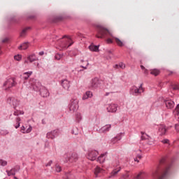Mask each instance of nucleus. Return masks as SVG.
<instances>
[{"mask_svg":"<svg viewBox=\"0 0 179 179\" xmlns=\"http://www.w3.org/2000/svg\"><path fill=\"white\" fill-rule=\"evenodd\" d=\"M113 37L114 40L115 41V43L119 45V47H122L124 45V43H122L120 38L117 37H114L113 36V32L108 31V29H105L103 27H99L98 29V34L96 35V37L97 38H104V37Z\"/></svg>","mask_w":179,"mask_h":179,"instance_id":"1","label":"nucleus"},{"mask_svg":"<svg viewBox=\"0 0 179 179\" xmlns=\"http://www.w3.org/2000/svg\"><path fill=\"white\" fill-rule=\"evenodd\" d=\"M29 85L36 92H38V90H40V93L42 97H48V96H50L48 90L44 87H41V84L37 80L34 78L30 79Z\"/></svg>","mask_w":179,"mask_h":179,"instance_id":"2","label":"nucleus"},{"mask_svg":"<svg viewBox=\"0 0 179 179\" xmlns=\"http://www.w3.org/2000/svg\"><path fill=\"white\" fill-rule=\"evenodd\" d=\"M169 172V169H166L163 171L160 167H157L153 172H152V177L153 178L156 179H164L166 178V176H167V173Z\"/></svg>","mask_w":179,"mask_h":179,"instance_id":"3","label":"nucleus"},{"mask_svg":"<svg viewBox=\"0 0 179 179\" xmlns=\"http://www.w3.org/2000/svg\"><path fill=\"white\" fill-rule=\"evenodd\" d=\"M14 86H16V80H15V78H10L4 82L3 84V89L4 90H9V89L13 87Z\"/></svg>","mask_w":179,"mask_h":179,"instance_id":"4","label":"nucleus"},{"mask_svg":"<svg viewBox=\"0 0 179 179\" xmlns=\"http://www.w3.org/2000/svg\"><path fill=\"white\" fill-rule=\"evenodd\" d=\"M143 84H141L139 87L133 86L131 89V94L133 96H139L145 92V90L143 89Z\"/></svg>","mask_w":179,"mask_h":179,"instance_id":"5","label":"nucleus"},{"mask_svg":"<svg viewBox=\"0 0 179 179\" xmlns=\"http://www.w3.org/2000/svg\"><path fill=\"white\" fill-rule=\"evenodd\" d=\"M101 86V81L99 80L97 78H92L90 83V89H99Z\"/></svg>","mask_w":179,"mask_h":179,"instance_id":"6","label":"nucleus"},{"mask_svg":"<svg viewBox=\"0 0 179 179\" xmlns=\"http://www.w3.org/2000/svg\"><path fill=\"white\" fill-rule=\"evenodd\" d=\"M79 101L78 99H71L69 104V110L72 113H75L79 108Z\"/></svg>","mask_w":179,"mask_h":179,"instance_id":"7","label":"nucleus"},{"mask_svg":"<svg viewBox=\"0 0 179 179\" xmlns=\"http://www.w3.org/2000/svg\"><path fill=\"white\" fill-rule=\"evenodd\" d=\"M7 103H8V104L10 106H13V108H16V107L20 104V101H19V100L15 97H8L7 99Z\"/></svg>","mask_w":179,"mask_h":179,"instance_id":"8","label":"nucleus"},{"mask_svg":"<svg viewBox=\"0 0 179 179\" xmlns=\"http://www.w3.org/2000/svg\"><path fill=\"white\" fill-rule=\"evenodd\" d=\"M97 156H99V152H97L96 150H89L87 155V159L89 160H91L92 162L96 160Z\"/></svg>","mask_w":179,"mask_h":179,"instance_id":"9","label":"nucleus"},{"mask_svg":"<svg viewBox=\"0 0 179 179\" xmlns=\"http://www.w3.org/2000/svg\"><path fill=\"white\" fill-rule=\"evenodd\" d=\"M133 157H134V162L139 163L138 159H142V151L141 150H134L132 153Z\"/></svg>","mask_w":179,"mask_h":179,"instance_id":"10","label":"nucleus"},{"mask_svg":"<svg viewBox=\"0 0 179 179\" xmlns=\"http://www.w3.org/2000/svg\"><path fill=\"white\" fill-rule=\"evenodd\" d=\"M118 107V105L115 103L109 104L107 107V111L108 113H115L117 111V108Z\"/></svg>","mask_w":179,"mask_h":179,"instance_id":"11","label":"nucleus"},{"mask_svg":"<svg viewBox=\"0 0 179 179\" xmlns=\"http://www.w3.org/2000/svg\"><path fill=\"white\" fill-rule=\"evenodd\" d=\"M110 129H111V124H106L99 129L98 132H99V134H106V132H108Z\"/></svg>","mask_w":179,"mask_h":179,"instance_id":"12","label":"nucleus"},{"mask_svg":"<svg viewBox=\"0 0 179 179\" xmlns=\"http://www.w3.org/2000/svg\"><path fill=\"white\" fill-rule=\"evenodd\" d=\"M48 139H54L56 136H58V130H54L47 134Z\"/></svg>","mask_w":179,"mask_h":179,"instance_id":"13","label":"nucleus"},{"mask_svg":"<svg viewBox=\"0 0 179 179\" xmlns=\"http://www.w3.org/2000/svg\"><path fill=\"white\" fill-rule=\"evenodd\" d=\"M65 41L66 42L62 45L63 48H68V47H71V45L73 44L72 39L69 37H67Z\"/></svg>","mask_w":179,"mask_h":179,"instance_id":"14","label":"nucleus"},{"mask_svg":"<svg viewBox=\"0 0 179 179\" xmlns=\"http://www.w3.org/2000/svg\"><path fill=\"white\" fill-rule=\"evenodd\" d=\"M164 103H165V106L166 108H168L169 109L174 108L175 103H174V101H173L172 100L166 99Z\"/></svg>","mask_w":179,"mask_h":179,"instance_id":"15","label":"nucleus"},{"mask_svg":"<svg viewBox=\"0 0 179 179\" xmlns=\"http://www.w3.org/2000/svg\"><path fill=\"white\" fill-rule=\"evenodd\" d=\"M166 131H167V129L166 128L165 125H164V124L159 125V135H161V136L165 135Z\"/></svg>","mask_w":179,"mask_h":179,"instance_id":"16","label":"nucleus"},{"mask_svg":"<svg viewBox=\"0 0 179 179\" xmlns=\"http://www.w3.org/2000/svg\"><path fill=\"white\" fill-rule=\"evenodd\" d=\"M120 171H121V167L113 169V171L110 173V176H109V178L115 177V176H117V174H118V173H120Z\"/></svg>","mask_w":179,"mask_h":179,"instance_id":"17","label":"nucleus"},{"mask_svg":"<svg viewBox=\"0 0 179 179\" xmlns=\"http://www.w3.org/2000/svg\"><path fill=\"white\" fill-rule=\"evenodd\" d=\"M106 157L107 153L102 154L98 157L97 162H99V163H104V161L106 160Z\"/></svg>","mask_w":179,"mask_h":179,"instance_id":"18","label":"nucleus"},{"mask_svg":"<svg viewBox=\"0 0 179 179\" xmlns=\"http://www.w3.org/2000/svg\"><path fill=\"white\" fill-rule=\"evenodd\" d=\"M62 85L63 86V87L64 89L68 90V89H69V87L71 86V84H70V83H69V81L68 80H64L62 81Z\"/></svg>","mask_w":179,"mask_h":179,"instance_id":"19","label":"nucleus"},{"mask_svg":"<svg viewBox=\"0 0 179 179\" xmlns=\"http://www.w3.org/2000/svg\"><path fill=\"white\" fill-rule=\"evenodd\" d=\"M31 75H33V71L25 72L23 73L22 78L24 80H27Z\"/></svg>","mask_w":179,"mask_h":179,"instance_id":"20","label":"nucleus"},{"mask_svg":"<svg viewBox=\"0 0 179 179\" xmlns=\"http://www.w3.org/2000/svg\"><path fill=\"white\" fill-rule=\"evenodd\" d=\"M121 135L122 134H119L115 138H112V143L115 144L117 143L118 141H121Z\"/></svg>","mask_w":179,"mask_h":179,"instance_id":"21","label":"nucleus"},{"mask_svg":"<svg viewBox=\"0 0 179 179\" xmlns=\"http://www.w3.org/2000/svg\"><path fill=\"white\" fill-rule=\"evenodd\" d=\"M29 48V43L25 42L18 47L20 50H27Z\"/></svg>","mask_w":179,"mask_h":179,"instance_id":"22","label":"nucleus"},{"mask_svg":"<svg viewBox=\"0 0 179 179\" xmlns=\"http://www.w3.org/2000/svg\"><path fill=\"white\" fill-rule=\"evenodd\" d=\"M30 30V27H26L24 29H22V32L20 33V37H24L26 34H27V31Z\"/></svg>","mask_w":179,"mask_h":179,"instance_id":"23","label":"nucleus"},{"mask_svg":"<svg viewBox=\"0 0 179 179\" xmlns=\"http://www.w3.org/2000/svg\"><path fill=\"white\" fill-rule=\"evenodd\" d=\"M103 169H101V168L96 166L94 171V175L96 177H99V174H100V173H102Z\"/></svg>","mask_w":179,"mask_h":179,"instance_id":"24","label":"nucleus"},{"mask_svg":"<svg viewBox=\"0 0 179 179\" xmlns=\"http://www.w3.org/2000/svg\"><path fill=\"white\" fill-rule=\"evenodd\" d=\"M146 177V173L145 172H140L136 176V179H143Z\"/></svg>","mask_w":179,"mask_h":179,"instance_id":"25","label":"nucleus"},{"mask_svg":"<svg viewBox=\"0 0 179 179\" xmlns=\"http://www.w3.org/2000/svg\"><path fill=\"white\" fill-rule=\"evenodd\" d=\"M160 73V70L159 69H151L150 70V74L154 75V76H157Z\"/></svg>","mask_w":179,"mask_h":179,"instance_id":"26","label":"nucleus"},{"mask_svg":"<svg viewBox=\"0 0 179 179\" xmlns=\"http://www.w3.org/2000/svg\"><path fill=\"white\" fill-rule=\"evenodd\" d=\"M89 49L90 50V51L97 52V51H99V46L91 45L89 46Z\"/></svg>","mask_w":179,"mask_h":179,"instance_id":"27","label":"nucleus"},{"mask_svg":"<svg viewBox=\"0 0 179 179\" xmlns=\"http://www.w3.org/2000/svg\"><path fill=\"white\" fill-rule=\"evenodd\" d=\"M27 59L29 62H34V61H36V56L34 55H31L28 57Z\"/></svg>","mask_w":179,"mask_h":179,"instance_id":"28","label":"nucleus"},{"mask_svg":"<svg viewBox=\"0 0 179 179\" xmlns=\"http://www.w3.org/2000/svg\"><path fill=\"white\" fill-rule=\"evenodd\" d=\"M31 126L26 127L25 131H22V134H30L31 132Z\"/></svg>","mask_w":179,"mask_h":179,"instance_id":"29","label":"nucleus"},{"mask_svg":"<svg viewBox=\"0 0 179 179\" xmlns=\"http://www.w3.org/2000/svg\"><path fill=\"white\" fill-rule=\"evenodd\" d=\"M141 69H142V71H143V73L145 75H149V70L146 69L145 66H143V65H141Z\"/></svg>","mask_w":179,"mask_h":179,"instance_id":"30","label":"nucleus"},{"mask_svg":"<svg viewBox=\"0 0 179 179\" xmlns=\"http://www.w3.org/2000/svg\"><path fill=\"white\" fill-rule=\"evenodd\" d=\"M76 159H78V155H76V154H73L72 155H71V157H70V159H69V162H75V160Z\"/></svg>","mask_w":179,"mask_h":179,"instance_id":"31","label":"nucleus"},{"mask_svg":"<svg viewBox=\"0 0 179 179\" xmlns=\"http://www.w3.org/2000/svg\"><path fill=\"white\" fill-rule=\"evenodd\" d=\"M76 121H78V122H79V121H80V120H82V115L80 113H77L76 114Z\"/></svg>","mask_w":179,"mask_h":179,"instance_id":"32","label":"nucleus"},{"mask_svg":"<svg viewBox=\"0 0 179 179\" xmlns=\"http://www.w3.org/2000/svg\"><path fill=\"white\" fill-rule=\"evenodd\" d=\"M14 115H23V114H24V112L22 111V110H16L14 112Z\"/></svg>","mask_w":179,"mask_h":179,"instance_id":"33","label":"nucleus"},{"mask_svg":"<svg viewBox=\"0 0 179 179\" xmlns=\"http://www.w3.org/2000/svg\"><path fill=\"white\" fill-rule=\"evenodd\" d=\"M8 176H15V169H11L10 171H6Z\"/></svg>","mask_w":179,"mask_h":179,"instance_id":"34","label":"nucleus"},{"mask_svg":"<svg viewBox=\"0 0 179 179\" xmlns=\"http://www.w3.org/2000/svg\"><path fill=\"white\" fill-rule=\"evenodd\" d=\"M6 164H8V162L6 161L0 159V166H6Z\"/></svg>","mask_w":179,"mask_h":179,"instance_id":"35","label":"nucleus"},{"mask_svg":"<svg viewBox=\"0 0 179 179\" xmlns=\"http://www.w3.org/2000/svg\"><path fill=\"white\" fill-rule=\"evenodd\" d=\"M14 59H15V61H20V59H22V55H15L14 57Z\"/></svg>","mask_w":179,"mask_h":179,"instance_id":"36","label":"nucleus"},{"mask_svg":"<svg viewBox=\"0 0 179 179\" xmlns=\"http://www.w3.org/2000/svg\"><path fill=\"white\" fill-rule=\"evenodd\" d=\"M173 90H178L179 86L178 84H175L171 86Z\"/></svg>","mask_w":179,"mask_h":179,"instance_id":"37","label":"nucleus"},{"mask_svg":"<svg viewBox=\"0 0 179 179\" xmlns=\"http://www.w3.org/2000/svg\"><path fill=\"white\" fill-rule=\"evenodd\" d=\"M85 94L87 96L88 98L92 97L93 96V93L92 92L88 91L85 93Z\"/></svg>","mask_w":179,"mask_h":179,"instance_id":"38","label":"nucleus"},{"mask_svg":"<svg viewBox=\"0 0 179 179\" xmlns=\"http://www.w3.org/2000/svg\"><path fill=\"white\" fill-rule=\"evenodd\" d=\"M62 169H61V166L58 164H56V171L57 173H59Z\"/></svg>","mask_w":179,"mask_h":179,"instance_id":"39","label":"nucleus"},{"mask_svg":"<svg viewBox=\"0 0 179 179\" xmlns=\"http://www.w3.org/2000/svg\"><path fill=\"white\" fill-rule=\"evenodd\" d=\"M55 59H57V61H59V59H61V58H62V55L57 54L55 55Z\"/></svg>","mask_w":179,"mask_h":179,"instance_id":"40","label":"nucleus"},{"mask_svg":"<svg viewBox=\"0 0 179 179\" xmlns=\"http://www.w3.org/2000/svg\"><path fill=\"white\" fill-rule=\"evenodd\" d=\"M119 68H121V69H125V64L120 63L119 64Z\"/></svg>","mask_w":179,"mask_h":179,"instance_id":"41","label":"nucleus"},{"mask_svg":"<svg viewBox=\"0 0 179 179\" xmlns=\"http://www.w3.org/2000/svg\"><path fill=\"white\" fill-rule=\"evenodd\" d=\"M106 43H108V44H113V40L111 38H108Z\"/></svg>","mask_w":179,"mask_h":179,"instance_id":"42","label":"nucleus"},{"mask_svg":"<svg viewBox=\"0 0 179 179\" xmlns=\"http://www.w3.org/2000/svg\"><path fill=\"white\" fill-rule=\"evenodd\" d=\"M128 177H129V175L128 173H126V174H124V175H122V178L123 179H127V178H128Z\"/></svg>","mask_w":179,"mask_h":179,"instance_id":"43","label":"nucleus"},{"mask_svg":"<svg viewBox=\"0 0 179 179\" xmlns=\"http://www.w3.org/2000/svg\"><path fill=\"white\" fill-rule=\"evenodd\" d=\"M175 129L177 132H179V124H176L175 125Z\"/></svg>","mask_w":179,"mask_h":179,"instance_id":"44","label":"nucleus"},{"mask_svg":"<svg viewBox=\"0 0 179 179\" xmlns=\"http://www.w3.org/2000/svg\"><path fill=\"white\" fill-rule=\"evenodd\" d=\"M21 132H26V127H24V126L21 127Z\"/></svg>","mask_w":179,"mask_h":179,"instance_id":"45","label":"nucleus"},{"mask_svg":"<svg viewBox=\"0 0 179 179\" xmlns=\"http://www.w3.org/2000/svg\"><path fill=\"white\" fill-rule=\"evenodd\" d=\"M8 41H9V38H5L2 41V43H8Z\"/></svg>","mask_w":179,"mask_h":179,"instance_id":"46","label":"nucleus"},{"mask_svg":"<svg viewBox=\"0 0 179 179\" xmlns=\"http://www.w3.org/2000/svg\"><path fill=\"white\" fill-rule=\"evenodd\" d=\"M87 99H89V98L87 97V96L86 95V94H84L83 96V100H87Z\"/></svg>","mask_w":179,"mask_h":179,"instance_id":"47","label":"nucleus"},{"mask_svg":"<svg viewBox=\"0 0 179 179\" xmlns=\"http://www.w3.org/2000/svg\"><path fill=\"white\" fill-rule=\"evenodd\" d=\"M20 120H20V117H18L16 118V122H17V124H20Z\"/></svg>","mask_w":179,"mask_h":179,"instance_id":"48","label":"nucleus"},{"mask_svg":"<svg viewBox=\"0 0 179 179\" xmlns=\"http://www.w3.org/2000/svg\"><path fill=\"white\" fill-rule=\"evenodd\" d=\"M115 69H118L120 68V64H116L113 66Z\"/></svg>","mask_w":179,"mask_h":179,"instance_id":"49","label":"nucleus"},{"mask_svg":"<svg viewBox=\"0 0 179 179\" xmlns=\"http://www.w3.org/2000/svg\"><path fill=\"white\" fill-rule=\"evenodd\" d=\"M176 110L178 113V114L179 115V104L177 106Z\"/></svg>","mask_w":179,"mask_h":179,"instance_id":"50","label":"nucleus"},{"mask_svg":"<svg viewBox=\"0 0 179 179\" xmlns=\"http://www.w3.org/2000/svg\"><path fill=\"white\" fill-rule=\"evenodd\" d=\"M52 164V161H50L47 164L46 166H51Z\"/></svg>","mask_w":179,"mask_h":179,"instance_id":"51","label":"nucleus"},{"mask_svg":"<svg viewBox=\"0 0 179 179\" xmlns=\"http://www.w3.org/2000/svg\"><path fill=\"white\" fill-rule=\"evenodd\" d=\"M163 143H169V140L168 139H165L164 141H162Z\"/></svg>","mask_w":179,"mask_h":179,"instance_id":"52","label":"nucleus"},{"mask_svg":"<svg viewBox=\"0 0 179 179\" xmlns=\"http://www.w3.org/2000/svg\"><path fill=\"white\" fill-rule=\"evenodd\" d=\"M20 127V123H17V125L15 126L16 129Z\"/></svg>","mask_w":179,"mask_h":179,"instance_id":"53","label":"nucleus"},{"mask_svg":"<svg viewBox=\"0 0 179 179\" xmlns=\"http://www.w3.org/2000/svg\"><path fill=\"white\" fill-rule=\"evenodd\" d=\"M39 55H44V52H39Z\"/></svg>","mask_w":179,"mask_h":179,"instance_id":"54","label":"nucleus"},{"mask_svg":"<svg viewBox=\"0 0 179 179\" xmlns=\"http://www.w3.org/2000/svg\"><path fill=\"white\" fill-rule=\"evenodd\" d=\"M81 68H83L84 69H87V66H81Z\"/></svg>","mask_w":179,"mask_h":179,"instance_id":"55","label":"nucleus"},{"mask_svg":"<svg viewBox=\"0 0 179 179\" xmlns=\"http://www.w3.org/2000/svg\"><path fill=\"white\" fill-rule=\"evenodd\" d=\"M2 53V51L1 50V48H0V54H1Z\"/></svg>","mask_w":179,"mask_h":179,"instance_id":"56","label":"nucleus"},{"mask_svg":"<svg viewBox=\"0 0 179 179\" xmlns=\"http://www.w3.org/2000/svg\"><path fill=\"white\" fill-rule=\"evenodd\" d=\"M143 134H144V133L141 131V134L143 135Z\"/></svg>","mask_w":179,"mask_h":179,"instance_id":"57","label":"nucleus"},{"mask_svg":"<svg viewBox=\"0 0 179 179\" xmlns=\"http://www.w3.org/2000/svg\"><path fill=\"white\" fill-rule=\"evenodd\" d=\"M65 37H66V36H64V37H63V38H65Z\"/></svg>","mask_w":179,"mask_h":179,"instance_id":"58","label":"nucleus"},{"mask_svg":"<svg viewBox=\"0 0 179 179\" xmlns=\"http://www.w3.org/2000/svg\"><path fill=\"white\" fill-rule=\"evenodd\" d=\"M141 139H143V136H141Z\"/></svg>","mask_w":179,"mask_h":179,"instance_id":"59","label":"nucleus"},{"mask_svg":"<svg viewBox=\"0 0 179 179\" xmlns=\"http://www.w3.org/2000/svg\"><path fill=\"white\" fill-rule=\"evenodd\" d=\"M87 65H89V63H87Z\"/></svg>","mask_w":179,"mask_h":179,"instance_id":"60","label":"nucleus"},{"mask_svg":"<svg viewBox=\"0 0 179 179\" xmlns=\"http://www.w3.org/2000/svg\"><path fill=\"white\" fill-rule=\"evenodd\" d=\"M14 178H15V179H17V178H16V177H15Z\"/></svg>","mask_w":179,"mask_h":179,"instance_id":"61","label":"nucleus"},{"mask_svg":"<svg viewBox=\"0 0 179 179\" xmlns=\"http://www.w3.org/2000/svg\"><path fill=\"white\" fill-rule=\"evenodd\" d=\"M25 62H27V61H25Z\"/></svg>","mask_w":179,"mask_h":179,"instance_id":"62","label":"nucleus"}]
</instances>
